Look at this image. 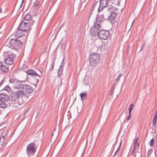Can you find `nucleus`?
<instances>
[{
  "instance_id": "obj_30",
  "label": "nucleus",
  "mask_w": 157,
  "mask_h": 157,
  "mask_svg": "<svg viewBox=\"0 0 157 157\" xmlns=\"http://www.w3.org/2000/svg\"><path fill=\"white\" fill-rule=\"evenodd\" d=\"M54 62L52 63V64H51V67H50L49 69L50 70L52 71L53 70L54 66Z\"/></svg>"
},
{
  "instance_id": "obj_16",
  "label": "nucleus",
  "mask_w": 157,
  "mask_h": 157,
  "mask_svg": "<svg viewBox=\"0 0 157 157\" xmlns=\"http://www.w3.org/2000/svg\"><path fill=\"white\" fill-rule=\"evenodd\" d=\"M104 20V17L103 15H98L96 18V22L94 23H97L98 25L103 22Z\"/></svg>"
},
{
  "instance_id": "obj_28",
  "label": "nucleus",
  "mask_w": 157,
  "mask_h": 157,
  "mask_svg": "<svg viewBox=\"0 0 157 157\" xmlns=\"http://www.w3.org/2000/svg\"><path fill=\"white\" fill-rule=\"evenodd\" d=\"M122 74L120 73L119 74L117 78L116 81H119L120 79V78L122 76Z\"/></svg>"
},
{
  "instance_id": "obj_11",
  "label": "nucleus",
  "mask_w": 157,
  "mask_h": 157,
  "mask_svg": "<svg viewBox=\"0 0 157 157\" xmlns=\"http://www.w3.org/2000/svg\"><path fill=\"white\" fill-rule=\"evenodd\" d=\"M110 33L108 30L102 29L99 31V38L104 40H106L110 35Z\"/></svg>"
},
{
  "instance_id": "obj_12",
  "label": "nucleus",
  "mask_w": 157,
  "mask_h": 157,
  "mask_svg": "<svg viewBox=\"0 0 157 157\" xmlns=\"http://www.w3.org/2000/svg\"><path fill=\"white\" fill-rule=\"evenodd\" d=\"M40 3L38 0L36 1L33 3L31 8V11L34 14H37L39 12V9L40 7Z\"/></svg>"
},
{
  "instance_id": "obj_25",
  "label": "nucleus",
  "mask_w": 157,
  "mask_h": 157,
  "mask_svg": "<svg viewBox=\"0 0 157 157\" xmlns=\"http://www.w3.org/2000/svg\"><path fill=\"white\" fill-rule=\"evenodd\" d=\"M134 105L133 104H131L128 108L129 109V113H131V112L132 110V109H133V107Z\"/></svg>"
},
{
  "instance_id": "obj_29",
  "label": "nucleus",
  "mask_w": 157,
  "mask_h": 157,
  "mask_svg": "<svg viewBox=\"0 0 157 157\" xmlns=\"http://www.w3.org/2000/svg\"><path fill=\"white\" fill-rule=\"evenodd\" d=\"M154 142V139L153 138L151 140L149 141V145L150 146H151L153 145Z\"/></svg>"
},
{
  "instance_id": "obj_46",
  "label": "nucleus",
  "mask_w": 157,
  "mask_h": 157,
  "mask_svg": "<svg viewBox=\"0 0 157 157\" xmlns=\"http://www.w3.org/2000/svg\"><path fill=\"white\" fill-rule=\"evenodd\" d=\"M2 13V8H0V13Z\"/></svg>"
},
{
  "instance_id": "obj_35",
  "label": "nucleus",
  "mask_w": 157,
  "mask_h": 157,
  "mask_svg": "<svg viewBox=\"0 0 157 157\" xmlns=\"http://www.w3.org/2000/svg\"><path fill=\"white\" fill-rule=\"evenodd\" d=\"M110 8H108V10L109 11H110L111 9H113V7L112 6H111L110 5Z\"/></svg>"
},
{
  "instance_id": "obj_24",
  "label": "nucleus",
  "mask_w": 157,
  "mask_h": 157,
  "mask_svg": "<svg viewBox=\"0 0 157 157\" xmlns=\"http://www.w3.org/2000/svg\"><path fill=\"white\" fill-rule=\"evenodd\" d=\"M9 100H10L9 96V97L8 95L5 94V96L3 97L2 101L6 102Z\"/></svg>"
},
{
  "instance_id": "obj_33",
  "label": "nucleus",
  "mask_w": 157,
  "mask_h": 157,
  "mask_svg": "<svg viewBox=\"0 0 157 157\" xmlns=\"http://www.w3.org/2000/svg\"><path fill=\"white\" fill-rule=\"evenodd\" d=\"M131 113H129V115L127 118V120L128 121L129 120V119L130 118V117H131Z\"/></svg>"
},
{
  "instance_id": "obj_36",
  "label": "nucleus",
  "mask_w": 157,
  "mask_h": 157,
  "mask_svg": "<svg viewBox=\"0 0 157 157\" xmlns=\"http://www.w3.org/2000/svg\"><path fill=\"white\" fill-rule=\"evenodd\" d=\"M154 118L157 119V110L156 111Z\"/></svg>"
},
{
  "instance_id": "obj_2",
  "label": "nucleus",
  "mask_w": 157,
  "mask_h": 157,
  "mask_svg": "<svg viewBox=\"0 0 157 157\" xmlns=\"http://www.w3.org/2000/svg\"><path fill=\"white\" fill-rule=\"evenodd\" d=\"M4 62L5 63L10 65L13 63L16 55L10 52L4 53Z\"/></svg>"
},
{
  "instance_id": "obj_14",
  "label": "nucleus",
  "mask_w": 157,
  "mask_h": 157,
  "mask_svg": "<svg viewBox=\"0 0 157 157\" xmlns=\"http://www.w3.org/2000/svg\"><path fill=\"white\" fill-rule=\"evenodd\" d=\"M23 31L21 29H18V28L12 34L11 36L15 37L16 38H19L22 35H25V34L23 33Z\"/></svg>"
},
{
  "instance_id": "obj_17",
  "label": "nucleus",
  "mask_w": 157,
  "mask_h": 157,
  "mask_svg": "<svg viewBox=\"0 0 157 157\" xmlns=\"http://www.w3.org/2000/svg\"><path fill=\"white\" fill-rule=\"evenodd\" d=\"M4 81V80H1V82L0 83V88H1V86H2V84L3 83ZM10 90H11V88L8 85H7V86H5V87H3V88H0V91H2V90H5L6 91L9 92L10 91Z\"/></svg>"
},
{
  "instance_id": "obj_10",
  "label": "nucleus",
  "mask_w": 157,
  "mask_h": 157,
  "mask_svg": "<svg viewBox=\"0 0 157 157\" xmlns=\"http://www.w3.org/2000/svg\"><path fill=\"white\" fill-rule=\"evenodd\" d=\"M101 27L100 25L97 23H94V26L90 29V33L91 35L94 36H98L99 34L98 30Z\"/></svg>"
},
{
  "instance_id": "obj_40",
  "label": "nucleus",
  "mask_w": 157,
  "mask_h": 157,
  "mask_svg": "<svg viewBox=\"0 0 157 157\" xmlns=\"http://www.w3.org/2000/svg\"><path fill=\"white\" fill-rule=\"evenodd\" d=\"M122 141H121L120 143L119 146L117 149H118L119 150V149H120V147H121L122 145Z\"/></svg>"
},
{
  "instance_id": "obj_41",
  "label": "nucleus",
  "mask_w": 157,
  "mask_h": 157,
  "mask_svg": "<svg viewBox=\"0 0 157 157\" xmlns=\"http://www.w3.org/2000/svg\"><path fill=\"white\" fill-rule=\"evenodd\" d=\"M145 42H144V44H143L142 48H141V50H142L143 48L145 46Z\"/></svg>"
},
{
  "instance_id": "obj_39",
  "label": "nucleus",
  "mask_w": 157,
  "mask_h": 157,
  "mask_svg": "<svg viewBox=\"0 0 157 157\" xmlns=\"http://www.w3.org/2000/svg\"><path fill=\"white\" fill-rule=\"evenodd\" d=\"M156 119L153 118V121H152V123H156Z\"/></svg>"
},
{
  "instance_id": "obj_15",
  "label": "nucleus",
  "mask_w": 157,
  "mask_h": 157,
  "mask_svg": "<svg viewBox=\"0 0 157 157\" xmlns=\"http://www.w3.org/2000/svg\"><path fill=\"white\" fill-rule=\"evenodd\" d=\"M9 67L5 65L3 62L0 61V70L2 72L7 73L9 71Z\"/></svg>"
},
{
  "instance_id": "obj_1",
  "label": "nucleus",
  "mask_w": 157,
  "mask_h": 157,
  "mask_svg": "<svg viewBox=\"0 0 157 157\" xmlns=\"http://www.w3.org/2000/svg\"><path fill=\"white\" fill-rule=\"evenodd\" d=\"M23 95V92L20 91V90H18L11 93L9 96L10 105L13 107L18 108L21 105L18 102V97Z\"/></svg>"
},
{
  "instance_id": "obj_43",
  "label": "nucleus",
  "mask_w": 157,
  "mask_h": 157,
  "mask_svg": "<svg viewBox=\"0 0 157 157\" xmlns=\"http://www.w3.org/2000/svg\"><path fill=\"white\" fill-rule=\"evenodd\" d=\"M24 1V0H22V2H21V5L20 6V8L21 7V6H22V4H23V2Z\"/></svg>"
},
{
  "instance_id": "obj_7",
  "label": "nucleus",
  "mask_w": 157,
  "mask_h": 157,
  "mask_svg": "<svg viewBox=\"0 0 157 157\" xmlns=\"http://www.w3.org/2000/svg\"><path fill=\"white\" fill-rule=\"evenodd\" d=\"M18 88H21L22 90H20L23 92V95L25 94H30L33 91V89L32 87L28 85H24L22 86L21 83H17Z\"/></svg>"
},
{
  "instance_id": "obj_22",
  "label": "nucleus",
  "mask_w": 157,
  "mask_h": 157,
  "mask_svg": "<svg viewBox=\"0 0 157 157\" xmlns=\"http://www.w3.org/2000/svg\"><path fill=\"white\" fill-rule=\"evenodd\" d=\"M112 2H111L112 3H114L115 5L117 6L120 5V2L121 0H111Z\"/></svg>"
},
{
  "instance_id": "obj_50",
  "label": "nucleus",
  "mask_w": 157,
  "mask_h": 157,
  "mask_svg": "<svg viewBox=\"0 0 157 157\" xmlns=\"http://www.w3.org/2000/svg\"><path fill=\"white\" fill-rule=\"evenodd\" d=\"M53 135V134H52V136Z\"/></svg>"
},
{
  "instance_id": "obj_19",
  "label": "nucleus",
  "mask_w": 157,
  "mask_h": 157,
  "mask_svg": "<svg viewBox=\"0 0 157 157\" xmlns=\"http://www.w3.org/2000/svg\"><path fill=\"white\" fill-rule=\"evenodd\" d=\"M79 95L82 100H84L87 96V92L86 91L82 92Z\"/></svg>"
},
{
  "instance_id": "obj_27",
  "label": "nucleus",
  "mask_w": 157,
  "mask_h": 157,
  "mask_svg": "<svg viewBox=\"0 0 157 157\" xmlns=\"http://www.w3.org/2000/svg\"><path fill=\"white\" fill-rule=\"evenodd\" d=\"M5 96V94H0V101H2L3 98Z\"/></svg>"
},
{
  "instance_id": "obj_5",
  "label": "nucleus",
  "mask_w": 157,
  "mask_h": 157,
  "mask_svg": "<svg viewBox=\"0 0 157 157\" xmlns=\"http://www.w3.org/2000/svg\"><path fill=\"white\" fill-rule=\"evenodd\" d=\"M34 22V21L33 20L29 22L22 21L18 27V29H21L23 32H27L31 29V26L33 25Z\"/></svg>"
},
{
  "instance_id": "obj_34",
  "label": "nucleus",
  "mask_w": 157,
  "mask_h": 157,
  "mask_svg": "<svg viewBox=\"0 0 157 157\" xmlns=\"http://www.w3.org/2000/svg\"><path fill=\"white\" fill-rule=\"evenodd\" d=\"M62 84V79H60L59 82V83L57 85L58 86H60Z\"/></svg>"
},
{
  "instance_id": "obj_49",
  "label": "nucleus",
  "mask_w": 157,
  "mask_h": 157,
  "mask_svg": "<svg viewBox=\"0 0 157 157\" xmlns=\"http://www.w3.org/2000/svg\"><path fill=\"white\" fill-rule=\"evenodd\" d=\"M138 146H139V144H138Z\"/></svg>"
},
{
  "instance_id": "obj_31",
  "label": "nucleus",
  "mask_w": 157,
  "mask_h": 157,
  "mask_svg": "<svg viewBox=\"0 0 157 157\" xmlns=\"http://www.w3.org/2000/svg\"><path fill=\"white\" fill-rule=\"evenodd\" d=\"M114 87H112L111 88V93L110 94L111 95H113V94L114 92Z\"/></svg>"
},
{
  "instance_id": "obj_26",
  "label": "nucleus",
  "mask_w": 157,
  "mask_h": 157,
  "mask_svg": "<svg viewBox=\"0 0 157 157\" xmlns=\"http://www.w3.org/2000/svg\"><path fill=\"white\" fill-rule=\"evenodd\" d=\"M58 77L60 78V75L62 74V70L61 71H60V68H59L58 70Z\"/></svg>"
},
{
  "instance_id": "obj_9",
  "label": "nucleus",
  "mask_w": 157,
  "mask_h": 157,
  "mask_svg": "<svg viewBox=\"0 0 157 157\" xmlns=\"http://www.w3.org/2000/svg\"><path fill=\"white\" fill-rule=\"evenodd\" d=\"M36 148L35 147V144L32 142L29 144L26 147V153L28 156H30L31 155H33L36 152Z\"/></svg>"
},
{
  "instance_id": "obj_13",
  "label": "nucleus",
  "mask_w": 157,
  "mask_h": 157,
  "mask_svg": "<svg viewBox=\"0 0 157 157\" xmlns=\"http://www.w3.org/2000/svg\"><path fill=\"white\" fill-rule=\"evenodd\" d=\"M110 16L108 17V20L110 21L112 24H115L117 21L115 20L117 14L114 12H111L110 13Z\"/></svg>"
},
{
  "instance_id": "obj_20",
  "label": "nucleus",
  "mask_w": 157,
  "mask_h": 157,
  "mask_svg": "<svg viewBox=\"0 0 157 157\" xmlns=\"http://www.w3.org/2000/svg\"><path fill=\"white\" fill-rule=\"evenodd\" d=\"M31 15L29 13H27L24 17V19L27 21H29L31 19Z\"/></svg>"
},
{
  "instance_id": "obj_42",
  "label": "nucleus",
  "mask_w": 157,
  "mask_h": 157,
  "mask_svg": "<svg viewBox=\"0 0 157 157\" xmlns=\"http://www.w3.org/2000/svg\"><path fill=\"white\" fill-rule=\"evenodd\" d=\"M152 125L154 126L155 128V127L156 123H152Z\"/></svg>"
},
{
  "instance_id": "obj_38",
  "label": "nucleus",
  "mask_w": 157,
  "mask_h": 157,
  "mask_svg": "<svg viewBox=\"0 0 157 157\" xmlns=\"http://www.w3.org/2000/svg\"><path fill=\"white\" fill-rule=\"evenodd\" d=\"M151 151H152V150L151 149H149L148 151V153L147 155V156H148V154H149V153Z\"/></svg>"
},
{
  "instance_id": "obj_37",
  "label": "nucleus",
  "mask_w": 157,
  "mask_h": 157,
  "mask_svg": "<svg viewBox=\"0 0 157 157\" xmlns=\"http://www.w3.org/2000/svg\"><path fill=\"white\" fill-rule=\"evenodd\" d=\"M118 150H119L118 149H117V150L114 153V155L112 157H115V156L116 155Z\"/></svg>"
},
{
  "instance_id": "obj_3",
  "label": "nucleus",
  "mask_w": 157,
  "mask_h": 157,
  "mask_svg": "<svg viewBox=\"0 0 157 157\" xmlns=\"http://www.w3.org/2000/svg\"><path fill=\"white\" fill-rule=\"evenodd\" d=\"M100 61V56L97 53H94L91 54L89 58L90 65L92 67H96L99 64Z\"/></svg>"
},
{
  "instance_id": "obj_21",
  "label": "nucleus",
  "mask_w": 157,
  "mask_h": 157,
  "mask_svg": "<svg viewBox=\"0 0 157 157\" xmlns=\"http://www.w3.org/2000/svg\"><path fill=\"white\" fill-rule=\"evenodd\" d=\"M7 106L6 103L4 102L0 101V107L1 108H6Z\"/></svg>"
},
{
  "instance_id": "obj_8",
  "label": "nucleus",
  "mask_w": 157,
  "mask_h": 157,
  "mask_svg": "<svg viewBox=\"0 0 157 157\" xmlns=\"http://www.w3.org/2000/svg\"><path fill=\"white\" fill-rule=\"evenodd\" d=\"M40 72V74L37 73L36 72L33 70L30 69L29 70L27 71V75H31L33 77H36V82L35 84H36L39 82V79L41 78L42 76V72L39 71Z\"/></svg>"
},
{
  "instance_id": "obj_47",
  "label": "nucleus",
  "mask_w": 157,
  "mask_h": 157,
  "mask_svg": "<svg viewBox=\"0 0 157 157\" xmlns=\"http://www.w3.org/2000/svg\"><path fill=\"white\" fill-rule=\"evenodd\" d=\"M114 10L115 11H117L118 10V9H117V8H114Z\"/></svg>"
},
{
  "instance_id": "obj_45",
  "label": "nucleus",
  "mask_w": 157,
  "mask_h": 157,
  "mask_svg": "<svg viewBox=\"0 0 157 157\" xmlns=\"http://www.w3.org/2000/svg\"><path fill=\"white\" fill-rule=\"evenodd\" d=\"M135 148H134V147L133 149V150H132V155H133V152H134V149H135Z\"/></svg>"
},
{
  "instance_id": "obj_6",
  "label": "nucleus",
  "mask_w": 157,
  "mask_h": 157,
  "mask_svg": "<svg viewBox=\"0 0 157 157\" xmlns=\"http://www.w3.org/2000/svg\"><path fill=\"white\" fill-rule=\"evenodd\" d=\"M9 43L10 46L16 50L20 48L22 44V42L20 40L16 38L11 39Z\"/></svg>"
},
{
  "instance_id": "obj_23",
  "label": "nucleus",
  "mask_w": 157,
  "mask_h": 157,
  "mask_svg": "<svg viewBox=\"0 0 157 157\" xmlns=\"http://www.w3.org/2000/svg\"><path fill=\"white\" fill-rule=\"evenodd\" d=\"M22 70L23 71L26 72L27 73V71L29 70H28V66L24 65L21 68Z\"/></svg>"
},
{
  "instance_id": "obj_4",
  "label": "nucleus",
  "mask_w": 157,
  "mask_h": 157,
  "mask_svg": "<svg viewBox=\"0 0 157 157\" xmlns=\"http://www.w3.org/2000/svg\"><path fill=\"white\" fill-rule=\"evenodd\" d=\"M112 1L111 0H100V4L98 2H96L93 6L94 8L98 9V12H100L105 8L107 6L108 3Z\"/></svg>"
},
{
  "instance_id": "obj_32",
  "label": "nucleus",
  "mask_w": 157,
  "mask_h": 157,
  "mask_svg": "<svg viewBox=\"0 0 157 157\" xmlns=\"http://www.w3.org/2000/svg\"><path fill=\"white\" fill-rule=\"evenodd\" d=\"M137 139H138L137 138L136 139H134V140H133V143L134 144V148H136V144L137 141Z\"/></svg>"
},
{
  "instance_id": "obj_18",
  "label": "nucleus",
  "mask_w": 157,
  "mask_h": 157,
  "mask_svg": "<svg viewBox=\"0 0 157 157\" xmlns=\"http://www.w3.org/2000/svg\"><path fill=\"white\" fill-rule=\"evenodd\" d=\"M8 133L7 130L3 132L2 137L0 139V146L3 144L5 139V137L7 135Z\"/></svg>"
},
{
  "instance_id": "obj_48",
  "label": "nucleus",
  "mask_w": 157,
  "mask_h": 157,
  "mask_svg": "<svg viewBox=\"0 0 157 157\" xmlns=\"http://www.w3.org/2000/svg\"><path fill=\"white\" fill-rule=\"evenodd\" d=\"M91 14H92V13H90V16H89V18H90V16H91Z\"/></svg>"
},
{
  "instance_id": "obj_44",
  "label": "nucleus",
  "mask_w": 157,
  "mask_h": 157,
  "mask_svg": "<svg viewBox=\"0 0 157 157\" xmlns=\"http://www.w3.org/2000/svg\"><path fill=\"white\" fill-rule=\"evenodd\" d=\"M14 131L10 135V139L11 138V137L14 134Z\"/></svg>"
}]
</instances>
